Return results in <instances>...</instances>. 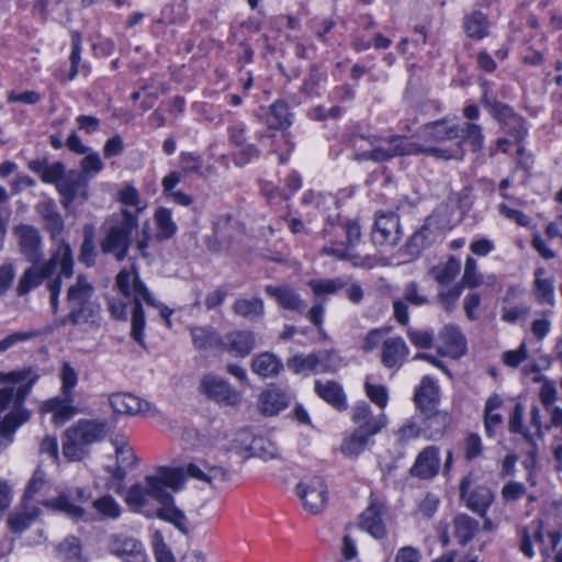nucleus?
Masks as SVG:
<instances>
[{
  "mask_svg": "<svg viewBox=\"0 0 562 562\" xmlns=\"http://www.w3.org/2000/svg\"><path fill=\"white\" fill-rule=\"evenodd\" d=\"M192 477L214 486L216 482H226L229 472L221 465H211L206 461L200 463L190 462L182 468L161 467L155 474L146 475L143 482L132 485L125 495V503L135 512L146 513L145 508L150 501L159 505L171 501V493L179 492L186 477Z\"/></svg>",
  "mask_w": 562,
  "mask_h": 562,
  "instance_id": "1",
  "label": "nucleus"
},
{
  "mask_svg": "<svg viewBox=\"0 0 562 562\" xmlns=\"http://www.w3.org/2000/svg\"><path fill=\"white\" fill-rule=\"evenodd\" d=\"M40 374L31 367L9 373H0V382L12 386L0 389V446L7 447L13 440L18 428L30 418V412L23 403L30 394Z\"/></svg>",
  "mask_w": 562,
  "mask_h": 562,
  "instance_id": "2",
  "label": "nucleus"
},
{
  "mask_svg": "<svg viewBox=\"0 0 562 562\" xmlns=\"http://www.w3.org/2000/svg\"><path fill=\"white\" fill-rule=\"evenodd\" d=\"M94 286L85 274H78L76 281L69 285L66 294L68 313L58 319V324L66 326L89 325L98 328L101 323V306L94 301Z\"/></svg>",
  "mask_w": 562,
  "mask_h": 562,
  "instance_id": "3",
  "label": "nucleus"
},
{
  "mask_svg": "<svg viewBox=\"0 0 562 562\" xmlns=\"http://www.w3.org/2000/svg\"><path fill=\"white\" fill-rule=\"evenodd\" d=\"M122 209L106 217L102 224L104 237L100 240V250L111 255L116 261H123L133 244V234L138 227V213Z\"/></svg>",
  "mask_w": 562,
  "mask_h": 562,
  "instance_id": "4",
  "label": "nucleus"
},
{
  "mask_svg": "<svg viewBox=\"0 0 562 562\" xmlns=\"http://www.w3.org/2000/svg\"><path fill=\"white\" fill-rule=\"evenodd\" d=\"M31 266L25 269L16 285L19 296L26 295L33 289L38 288L44 281L53 280V276L59 266V272L56 277L71 278L74 274L72 250L68 243L63 240L48 260L30 262Z\"/></svg>",
  "mask_w": 562,
  "mask_h": 562,
  "instance_id": "5",
  "label": "nucleus"
},
{
  "mask_svg": "<svg viewBox=\"0 0 562 562\" xmlns=\"http://www.w3.org/2000/svg\"><path fill=\"white\" fill-rule=\"evenodd\" d=\"M108 435V423L99 419H79L67 428L63 437V454L71 462L81 461L90 453V446Z\"/></svg>",
  "mask_w": 562,
  "mask_h": 562,
  "instance_id": "6",
  "label": "nucleus"
},
{
  "mask_svg": "<svg viewBox=\"0 0 562 562\" xmlns=\"http://www.w3.org/2000/svg\"><path fill=\"white\" fill-rule=\"evenodd\" d=\"M116 285L124 297L133 300L131 336L139 346L145 347V315L142 301L156 306L155 300L136 272L121 270L116 276Z\"/></svg>",
  "mask_w": 562,
  "mask_h": 562,
  "instance_id": "7",
  "label": "nucleus"
},
{
  "mask_svg": "<svg viewBox=\"0 0 562 562\" xmlns=\"http://www.w3.org/2000/svg\"><path fill=\"white\" fill-rule=\"evenodd\" d=\"M386 142L389 144L387 147H374L369 151L362 153L361 158L375 162H384L395 157L417 155L420 153L443 159H461L463 157V151L460 146H457L453 150H448L441 146L423 148L416 143L407 142L405 137L400 135H392Z\"/></svg>",
  "mask_w": 562,
  "mask_h": 562,
  "instance_id": "8",
  "label": "nucleus"
},
{
  "mask_svg": "<svg viewBox=\"0 0 562 562\" xmlns=\"http://www.w3.org/2000/svg\"><path fill=\"white\" fill-rule=\"evenodd\" d=\"M482 102L484 106L490 110V113L499 122L504 132L508 134L515 143H519L525 138L527 134L525 121L521 116L516 114L509 105L488 99L486 92L484 93Z\"/></svg>",
  "mask_w": 562,
  "mask_h": 562,
  "instance_id": "9",
  "label": "nucleus"
},
{
  "mask_svg": "<svg viewBox=\"0 0 562 562\" xmlns=\"http://www.w3.org/2000/svg\"><path fill=\"white\" fill-rule=\"evenodd\" d=\"M57 191L61 195L60 203L64 209H69L75 202L82 204L89 199V179L71 170L57 183Z\"/></svg>",
  "mask_w": 562,
  "mask_h": 562,
  "instance_id": "10",
  "label": "nucleus"
},
{
  "mask_svg": "<svg viewBox=\"0 0 562 562\" xmlns=\"http://www.w3.org/2000/svg\"><path fill=\"white\" fill-rule=\"evenodd\" d=\"M401 222L397 214L387 212L376 215L372 229V241L376 247H394L402 238Z\"/></svg>",
  "mask_w": 562,
  "mask_h": 562,
  "instance_id": "11",
  "label": "nucleus"
},
{
  "mask_svg": "<svg viewBox=\"0 0 562 562\" xmlns=\"http://www.w3.org/2000/svg\"><path fill=\"white\" fill-rule=\"evenodd\" d=\"M305 510L313 515L323 512L327 502V486L319 476H313L300 482L296 486Z\"/></svg>",
  "mask_w": 562,
  "mask_h": 562,
  "instance_id": "12",
  "label": "nucleus"
},
{
  "mask_svg": "<svg viewBox=\"0 0 562 562\" xmlns=\"http://www.w3.org/2000/svg\"><path fill=\"white\" fill-rule=\"evenodd\" d=\"M109 404L119 415L155 416L158 411L149 402L144 401L132 393L115 392L109 395Z\"/></svg>",
  "mask_w": 562,
  "mask_h": 562,
  "instance_id": "13",
  "label": "nucleus"
},
{
  "mask_svg": "<svg viewBox=\"0 0 562 562\" xmlns=\"http://www.w3.org/2000/svg\"><path fill=\"white\" fill-rule=\"evenodd\" d=\"M472 480L470 475L464 476L460 482V498L473 513L483 517L493 502V493L486 486H477L470 491Z\"/></svg>",
  "mask_w": 562,
  "mask_h": 562,
  "instance_id": "14",
  "label": "nucleus"
},
{
  "mask_svg": "<svg viewBox=\"0 0 562 562\" xmlns=\"http://www.w3.org/2000/svg\"><path fill=\"white\" fill-rule=\"evenodd\" d=\"M440 233L432 217H427L424 225L416 231L406 241L402 251L409 258L416 259L422 252L435 244Z\"/></svg>",
  "mask_w": 562,
  "mask_h": 562,
  "instance_id": "15",
  "label": "nucleus"
},
{
  "mask_svg": "<svg viewBox=\"0 0 562 562\" xmlns=\"http://www.w3.org/2000/svg\"><path fill=\"white\" fill-rule=\"evenodd\" d=\"M256 347V335L249 329H234L222 337L221 350L235 358H246Z\"/></svg>",
  "mask_w": 562,
  "mask_h": 562,
  "instance_id": "16",
  "label": "nucleus"
},
{
  "mask_svg": "<svg viewBox=\"0 0 562 562\" xmlns=\"http://www.w3.org/2000/svg\"><path fill=\"white\" fill-rule=\"evenodd\" d=\"M14 231L19 239L20 252L25 260L27 262L41 261L44 252L40 231L32 225H20Z\"/></svg>",
  "mask_w": 562,
  "mask_h": 562,
  "instance_id": "17",
  "label": "nucleus"
},
{
  "mask_svg": "<svg viewBox=\"0 0 562 562\" xmlns=\"http://www.w3.org/2000/svg\"><path fill=\"white\" fill-rule=\"evenodd\" d=\"M385 515V504L372 498L368 508L360 515L359 526L373 538L382 539L386 535V527L384 524Z\"/></svg>",
  "mask_w": 562,
  "mask_h": 562,
  "instance_id": "18",
  "label": "nucleus"
},
{
  "mask_svg": "<svg viewBox=\"0 0 562 562\" xmlns=\"http://www.w3.org/2000/svg\"><path fill=\"white\" fill-rule=\"evenodd\" d=\"M109 551L125 562H144L146 559L143 544L138 540L124 535L110 536Z\"/></svg>",
  "mask_w": 562,
  "mask_h": 562,
  "instance_id": "19",
  "label": "nucleus"
},
{
  "mask_svg": "<svg viewBox=\"0 0 562 562\" xmlns=\"http://www.w3.org/2000/svg\"><path fill=\"white\" fill-rule=\"evenodd\" d=\"M203 392L218 403L236 405L239 402V393L222 378L205 375L201 382Z\"/></svg>",
  "mask_w": 562,
  "mask_h": 562,
  "instance_id": "20",
  "label": "nucleus"
},
{
  "mask_svg": "<svg viewBox=\"0 0 562 562\" xmlns=\"http://www.w3.org/2000/svg\"><path fill=\"white\" fill-rule=\"evenodd\" d=\"M439 386L429 376H424L415 391L414 403L422 414H429L439 404Z\"/></svg>",
  "mask_w": 562,
  "mask_h": 562,
  "instance_id": "21",
  "label": "nucleus"
},
{
  "mask_svg": "<svg viewBox=\"0 0 562 562\" xmlns=\"http://www.w3.org/2000/svg\"><path fill=\"white\" fill-rule=\"evenodd\" d=\"M439 471L438 449L434 446L424 448L417 456L409 473L420 480L432 479Z\"/></svg>",
  "mask_w": 562,
  "mask_h": 562,
  "instance_id": "22",
  "label": "nucleus"
},
{
  "mask_svg": "<svg viewBox=\"0 0 562 562\" xmlns=\"http://www.w3.org/2000/svg\"><path fill=\"white\" fill-rule=\"evenodd\" d=\"M445 348H439L438 353L452 358H460L467 351V340L461 330L454 325L445 326L440 334Z\"/></svg>",
  "mask_w": 562,
  "mask_h": 562,
  "instance_id": "23",
  "label": "nucleus"
},
{
  "mask_svg": "<svg viewBox=\"0 0 562 562\" xmlns=\"http://www.w3.org/2000/svg\"><path fill=\"white\" fill-rule=\"evenodd\" d=\"M291 396L282 389L271 386L259 396V411L266 416L277 415L290 403Z\"/></svg>",
  "mask_w": 562,
  "mask_h": 562,
  "instance_id": "24",
  "label": "nucleus"
},
{
  "mask_svg": "<svg viewBox=\"0 0 562 562\" xmlns=\"http://www.w3.org/2000/svg\"><path fill=\"white\" fill-rule=\"evenodd\" d=\"M408 356V347L403 338L393 337L383 341L381 362L387 369L398 368Z\"/></svg>",
  "mask_w": 562,
  "mask_h": 562,
  "instance_id": "25",
  "label": "nucleus"
},
{
  "mask_svg": "<svg viewBox=\"0 0 562 562\" xmlns=\"http://www.w3.org/2000/svg\"><path fill=\"white\" fill-rule=\"evenodd\" d=\"M35 210L42 216L45 228L49 232L52 238H57L63 233L65 224L56 203L52 199H47L38 202Z\"/></svg>",
  "mask_w": 562,
  "mask_h": 562,
  "instance_id": "26",
  "label": "nucleus"
},
{
  "mask_svg": "<svg viewBox=\"0 0 562 562\" xmlns=\"http://www.w3.org/2000/svg\"><path fill=\"white\" fill-rule=\"evenodd\" d=\"M40 514L41 509L38 507H30L27 503L22 502L21 506L8 516V527L11 532L21 535L31 527Z\"/></svg>",
  "mask_w": 562,
  "mask_h": 562,
  "instance_id": "27",
  "label": "nucleus"
},
{
  "mask_svg": "<svg viewBox=\"0 0 562 562\" xmlns=\"http://www.w3.org/2000/svg\"><path fill=\"white\" fill-rule=\"evenodd\" d=\"M74 394L63 393V396L53 397L44 403L46 412L54 413V422L56 424H64L78 413V409L72 405Z\"/></svg>",
  "mask_w": 562,
  "mask_h": 562,
  "instance_id": "28",
  "label": "nucleus"
},
{
  "mask_svg": "<svg viewBox=\"0 0 562 562\" xmlns=\"http://www.w3.org/2000/svg\"><path fill=\"white\" fill-rule=\"evenodd\" d=\"M314 390L321 398L326 401L334 408L338 411H345L347 408L346 394L339 383L330 380L325 382L316 380Z\"/></svg>",
  "mask_w": 562,
  "mask_h": 562,
  "instance_id": "29",
  "label": "nucleus"
},
{
  "mask_svg": "<svg viewBox=\"0 0 562 562\" xmlns=\"http://www.w3.org/2000/svg\"><path fill=\"white\" fill-rule=\"evenodd\" d=\"M27 168L40 175L43 182L54 183L56 187L57 183L66 176L65 166L61 162L56 161L49 165L47 158L30 160L27 162Z\"/></svg>",
  "mask_w": 562,
  "mask_h": 562,
  "instance_id": "30",
  "label": "nucleus"
},
{
  "mask_svg": "<svg viewBox=\"0 0 562 562\" xmlns=\"http://www.w3.org/2000/svg\"><path fill=\"white\" fill-rule=\"evenodd\" d=\"M192 342L195 349L206 350L212 348L221 349V334L212 326H192L189 328Z\"/></svg>",
  "mask_w": 562,
  "mask_h": 562,
  "instance_id": "31",
  "label": "nucleus"
},
{
  "mask_svg": "<svg viewBox=\"0 0 562 562\" xmlns=\"http://www.w3.org/2000/svg\"><path fill=\"white\" fill-rule=\"evenodd\" d=\"M146 516L148 518L156 516L161 520L172 524L182 533H188V529L186 527V516L183 512L177 508V506L175 505V499L172 495L170 502L162 503L155 513L147 512Z\"/></svg>",
  "mask_w": 562,
  "mask_h": 562,
  "instance_id": "32",
  "label": "nucleus"
},
{
  "mask_svg": "<svg viewBox=\"0 0 562 562\" xmlns=\"http://www.w3.org/2000/svg\"><path fill=\"white\" fill-rule=\"evenodd\" d=\"M265 292L271 297H274L285 310L302 312L304 308L300 295L288 286L267 285Z\"/></svg>",
  "mask_w": 562,
  "mask_h": 562,
  "instance_id": "33",
  "label": "nucleus"
},
{
  "mask_svg": "<svg viewBox=\"0 0 562 562\" xmlns=\"http://www.w3.org/2000/svg\"><path fill=\"white\" fill-rule=\"evenodd\" d=\"M453 535L461 546H467L477 533L480 524L465 514H459L453 518Z\"/></svg>",
  "mask_w": 562,
  "mask_h": 562,
  "instance_id": "34",
  "label": "nucleus"
},
{
  "mask_svg": "<svg viewBox=\"0 0 562 562\" xmlns=\"http://www.w3.org/2000/svg\"><path fill=\"white\" fill-rule=\"evenodd\" d=\"M282 368L281 360L271 352H261L251 361V370L261 378L274 376Z\"/></svg>",
  "mask_w": 562,
  "mask_h": 562,
  "instance_id": "35",
  "label": "nucleus"
},
{
  "mask_svg": "<svg viewBox=\"0 0 562 562\" xmlns=\"http://www.w3.org/2000/svg\"><path fill=\"white\" fill-rule=\"evenodd\" d=\"M425 417V429L429 432L431 440L441 438L451 423V416L447 412L435 408L429 414H423Z\"/></svg>",
  "mask_w": 562,
  "mask_h": 562,
  "instance_id": "36",
  "label": "nucleus"
},
{
  "mask_svg": "<svg viewBox=\"0 0 562 562\" xmlns=\"http://www.w3.org/2000/svg\"><path fill=\"white\" fill-rule=\"evenodd\" d=\"M425 135L430 140L442 143L459 138L461 130L457 125H449L446 122L437 121L425 126Z\"/></svg>",
  "mask_w": 562,
  "mask_h": 562,
  "instance_id": "37",
  "label": "nucleus"
},
{
  "mask_svg": "<svg viewBox=\"0 0 562 562\" xmlns=\"http://www.w3.org/2000/svg\"><path fill=\"white\" fill-rule=\"evenodd\" d=\"M55 552L64 562H79L82 559L81 541L76 536H68L56 546Z\"/></svg>",
  "mask_w": 562,
  "mask_h": 562,
  "instance_id": "38",
  "label": "nucleus"
},
{
  "mask_svg": "<svg viewBox=\"0 0 562 562\" xmlns=\"http://www.w3.org/2000/svg\"><path fill=\"white\" fill-rule=\"evenodd\" d=\"M291 113L288 103L278 100L270 105L267 124L272 130H284L291 125Z\"/></svg>",
  "mask_w": 562,
  "mask_h": 562,
  "instance_id": "39",
  "label": "nucleus"
},
{
  "mask_svg": "<svg viewBox=\"0 0 562 562\" xmlns=\"http://www.w3.org/2000/svg\"><path fill=\"white\" fill-rule=\"evenodd\" d=\"M463 27L469 37L481 40L488 33V21L481 11H474L465 15Z\"/></svg>",
  "mask_w": 562,
  "mask_h": 562,
  "instance_id": "40",
  "label": "nucleus"
},
{
  "mask_svg": "<svg viewBox=\"0 0 562 562\" xmlns=\"http://www.w3.org/2000/svg\"><path fill=\"white\" fill-rule=\"evenodd\" d=\"M533 381L542 382L539 397L549 416L554 414L555 409H562V407L555 405L558 400V390L555 383L547 379L544 375H538L533 379Z\"/></svg>",
  "mask_w": 562,
  "mask_h": 562,
  "instance_id": "41",
  "label": "nucleus"
},
{
  "mask_svg": "<svg viewBox=\"0 0 562 562\" xmlns=\"http://www.w3.org/2000/svg\"><path fill=\"white\" fill-rule=\"evenodd\" d=\"M233 312L246 319L254 321L260 318L263 315V302L259 297L251 300L237 299L233 306Z\"/></svg>",
  "mask_w": 562,
  "mask_h": 562,
  "instance_id": "42",
  "label": "nucleus"
},
{
  "mask_svg": "<svg viewBox=\"0 0 562 562\" xmlns=\"http://www.w3.org/2000/svg\"><path fill=\"white\" fill-rule=\"evenodd\" d=\"M154 220L157 227V239L167 240L176 234L177 225L172 220L171 211L169 209H157L154 214Z\"/></svg>",
  "mask_w": 562,
  "mask_h": 562,
  "instance_id": "43",
  "label": "nucleus"
},
{
  "mask_svg": "<svg viewBox=\"0 0 562 562\" xmlns=\"http://www.w3.org/2000/svg\"><path fill=\"white\" fill-rule=\"evenodd\" d=\"M43 505L53 510L63 512L74 519H80L85 515V509L72 504L70 496L66 493H60L57 497L45 501Z\"/></svg>",
  "mask_w": 562,
  "mask_h": 562,
  "instance_id": "44",
  "label": "nucleus"
},
{
  "mask_svg": "<svg viewBox=\"0 0 562 562\" xmlns=\"http://www.w3.org/2000/svg\"><path fill=\"white\" fill-rule=\"evenodd\" d=\"M214 238L217 247L210 248L220 250L222 246L229 245L233 239V217L231 215H223L217 217L213 225Z\"/></svg>",
  "mask_w": 562,
  "mask_h": 562,
  "instance_id": "45",
  "label": "nucleus"
},
{
  "mask_svg": "<svg viewBox=\"0 0 562 562\" xmlns=\"http://www.w3.org/2000/svg\"><path fill=\"white\" fill-rule=\"evenodd\" d=\"M248 451L250 452V456L262 460L278 458V448L274 442L262 436H256L250 440Z\"/></svg>",
  "mask_w": 562,
  "mask_h": 562,
  "instance_id": "46",
  "label": "nucleus"
},
{
  "mask_svg": "<svg viewBox=\"0 0 562 562\" xmlns=\"http://www.w3.org/2000/svg\"><path fill=\"white\" fill-rule=\"evenodd\" d=\"M461 130V136L458 138L459 142L452 148H447L448 150L456 149L457 146L462 147L463 142H469L472 145V149L477 151L483 147V134L482 128L479 124L475 123H465ZM463 149V148H461ZM464 153V150H462Z\"/></svg>",
  "mask_w": 562,
  "mask_h": 562,
  "instance_id": "47",
  "label": "nucleus"
},
{
  "mask_svg": "<svg viewBox=\"0 0 562 562\" xmlns=\"http://www.w3.org/2000/svg\"><path fill=\"white\" fill-rule=\"evenodd\" d=\"M460 271V262L451 256L445 265L435 266L429 274L440 284L450 283Z\"/></svg>",
  "mask_w": 562,
  "mask_h": 562,
  "instance_id": "48",
  "label": "nucleus"
},
{
  "mask_svg": "<svg viewBox=\"0 0 562 562\" xmlns=\"http://www.w3.org/2000/svg\"><path fill=\"white\" fill-rule=\"evenodd\" d=\"M546 429L555 431L554 439L558 442L552 447V456L559 463V469H562V409H555V413L549 416Z\"/></svg>",
  "mask_w": 562,
  "mask_h": 562,
  "instance_id": "49",
  "label": "nucleus"
},
{
  "mask_svg": "<svg viewBox=\"0 0 562 562\" xmlns=\"http://www.w3.org/2000/svg\"><path fill=\"white\" fill-rule=\"evenodd\" d=\"M368 440L361 429H355L349 437L342 440L340 451L345 457L356 458L364 450Z\"/></svg>",
  "mask_w": 562,
  "mask_h": 562,
  "instance_id": "50",
  "label": "nucleus"
},
{
  "mask_svg": "<svg viewBox=\"0 0 562 562\" xmlns=\"http://www.w3.org/2000/svg\"><path fill=\"white\" fill-rule=\"evenodd\" d=\"M543 272H544L543 269L536 270L535 295L540 303H547V304L553 305V303H554L553 283L550 279L541 278Z\"/></svg>",
  "mask_w": 562,
  "mask_h": 562,
  "instance_id": "51",
  "label": "nucleus"
},
{
  "mask_svg": "<svg viewBox=\"0 0 562 562\" xmlns=\"http://www.w3.org/2000/svg\"><path fill=\"white\" fill-rule=\"evenodd\" d=\"M92 506L100 515L108 519H117L122 513L120 504L111 495H104L94 499Z\"/></svg>",
  "mask_w": 562,
  "mask_h": 562,
  "instance_id": "52",
  "label": "nucleus"
},
{
  "mask_svg": "<svg viewBox=\"0 0 562 562\" xmlns=\"http://www.w3.org/2000/svg\"><path fill=\"white\" fill-rule=\"evenodd\" d=\"M308 285L316 296L334 294L345 286V282L337 279L311 280Z\"/></svg>",
  "mask_w": 562,
  "mask_h": 562,
  "instance_id": "53",
  "label": "nucleus"
},
{
  "mask_svg": "<svg viewBox=\"0 0 562 562\" xmlns=\"http://www.w3.org/2000/svg\"><path fill=\"white\" fill-rule=\"evenodd\" d=\"M319 360L315 355L308 356H293L286 362L289 369L294 373H301L303 371H317Z\"/></svg>",
  "mask_w": 562,
  "mask_h": 562,
  "instance_id": "54",
  "label": "nucleus"
},
{
  "mask_svg": "<svg viewBox=\"0 0 562 562\" xmlns=\"http://www.w3.org/2000/svg\"><path fill=\"white\" fill-rule=\"evenodd\" d=\"M462 284H454L447 291H440L437 295V302L447 313H451L462 293Z\"/></svg>",
  "mask_w": 562,
  "mask_h": 562,
  "instance_id": "55",
  "label": "nucleus"
},
{
  "mask_svg": "<svg viewBox=\"0 0 562 562\" xmlns=\"http://www.w3.org/2000/svg\"><path fill=\"white\" fill-rule=\"evenodd\" d=\"M481 282V276L476 273V261L472 257H468L464 265V272L459 284H462V289H474L479 286Z\"/></svg>",
  "mask_w": 562,
  "mask_h": 562,
  "instance_id": "56",
  "label": "nucleus"
},
{
  "mask_svg": "<svg viewBox=\"0 0 562 562\" xmlns=\"http://www.w3.org/2000/svg\"><path fill=\"white\" fill-rule=\"evenodd\" d=\"M115 446L116 462L120 464L132 465L135 463V454L132 447L124 440V438L116 437L113 440Z\"/></svg>",
  "mask_w": 562,
  "mask_h": 562,
  "instance_id": "57",
  "label": "nucleus"
},
{
  "mask_svg": "<svg viewBox=\"0 0 562 562\" xmlns=\"http://www.w3.org/2000/svg\"><path fill=\"white\" fill-rule=\"evenodd\" d=\"M386 422L385 416L383 414H380L378 416H371L367 420L359 424V426L356 429H361L362 435L369 439L370 437L376 435L384 428Z\"/></svg>",
  "mask_w": 562,
  "mask_h": 562,
  "instance_id": "58",
  "label": "nucleus"
},
{
  "mask_svg": "<svg viewBox=\"0 0 562 562\" xmlns=\"http://www.w3.org/2000/svg\"><path fill=\"white\" fill-rule=\"evenodd\" d=\"M71 54L69 57L70 60V71L68 79L72 80L78 75V65L80 61L81 54V36L78 32H74L71 34Z\"/></svg>",
  "mask_w": 562,
  "mask_h": 562,
  "instance_id": "59",
  "label": "nucleus"
},
{
  "mask_svg": "<svg viewBox=\"0 0 562 562\" xmlns=\"http://www.w3.org/2000/svg\"><path fill=\"white\" fill-rule=\"evenodd\" d=\"M324 74L321 71L317 65H312L310 67L308 77L304 80L301 92L311 97L315 92L316 88L319 86L323 80Z\"/></svg>",
  "mask_w": 562,
  "mask_h": 562,
  "instance_id": "60",
  "label": "nucleus"
},
{
  "mask_svg": "<svg viewBox=\"0 0 562 562\" xmlns=\"http://www.w3.org/2000/svg\"><path fill=\"white\" fill-rule=\"evenodd\" d=\"M61 392L72 393V389L77 385L78 374L68 362H64L60 370Z\"/></svg>",
  "mask_w": 562,
  "mask_h": 562,
  "instance_id": "61",
  "label": "nucleus"
},
{
  "mask_svg": "<svg viewBox=\"0 0 562 562\" xmlns=\"http://www.w3.org/2000/svg\"><path fill=\"white\" fill-rule=\"evenodd\" d=\"M407 337L417 348L428 349L434 342V333L429 330H416L409 328L407 330Z\"/></svg>",
  "mask_w": 562,
  "mask_h": 562,
  "instance_id": "62",
  "label": "nucleus"
},
{
  "mask_svg": "<svg viewBox=\"0 0 562 562\" xmlns=\"http://www.w3.org/2000/svg\"><path fill=\"white\" fill-rule=\"evenodd\" d=\"M44 484L45 473L41 469H36L25 488L22 502L27 503L30 499H32L33 496L44 486Z\"/></svg>",
  "mask_w": 562,
  "mask_h": 562,
  "instance_id": "63",
  "label": "nucleus"
},
{
  "mask_svg": "<svg viewBox=\"0 0 562 562\" xmlns=\"http://www.w3.org/2000/svg\"><path fill=\"white\" fill-rule=\"evenodd\" d=\"M368 397L379 407L383 408L387 404V391L382 385H374L369 382L364 385Z\"/></svg>",
  "mask_w": 562,
  "mask_h": 562,
  "instance_id": "64",
  "label": "nucleus"
}]
</instances>
